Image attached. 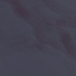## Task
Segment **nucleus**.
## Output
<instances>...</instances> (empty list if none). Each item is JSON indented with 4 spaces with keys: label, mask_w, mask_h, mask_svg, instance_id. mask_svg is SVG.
Instances as JSON below:
<instances>
[{
    "label": "nucleus",
    "mask_w": 76,
    "mask_h": 76,
    "mask_svg": "<svg viewBox=\"0 0 76 76\" xmlns=\"http://www.w3.org/2000/svg\"><path fill=\"white\" fill-rule=\"evenodd\" d=\"M45 43V44H46V43Z\"/></svg>",
    "instance_id": "3"
},
{
    "label": "nucleus",
    "mask_w": 76,
    "mask_h": 76,
    "mask_svg": "<svg viewBox=\"0 0 76 76\" xmlns=\"http://www.w3.org/2000/svg\"><path fill=\"white\" fill-rule=\"evenodd\" d=\"M35 44H37V43H35Z\"/></svg>",
    "instance_id": "2"
},
{
    "label": "nucleus",
    "mask_w": 76,
    "mask_h": 76,
    "mask_svg": "<svg viewBox=\"0 0 76 76\" xmlns=\"http://www.w3.org/2000/svg\"><path fill=\"white\" fill-rule=\"evenodd\" d=\"M63 44H65L64 43H63Z\"/></svg>",
    "instance_id": "1"
}]
</instances>
